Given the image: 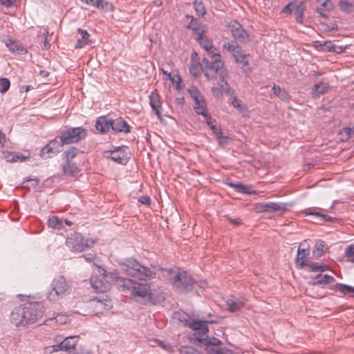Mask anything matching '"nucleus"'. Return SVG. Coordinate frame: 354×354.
Segmentation results:
<instances>
[{
	"label": "nucleus",
	"instance_id": "obj_1",
	"mask_svg": "<svg viewBox=\"0 0 354 354\" xmlns=\"http://www.w3.org/2000/svg\"><path fill=\"white\" fill-rule=\"evenodd\" d=\"M44 308L37 301L26 302L11 312L10 318L16 326H26L39 321L44 315Z\"/></svg>",
	"mask_w": 354,
	"mask_h": 354
},
{
	"label": "nucleus",
	"instance_id": "obj_2",
	"mask_svg": "<svg viewBox=\"0 0 354 354\" xmlns=\"http://www.w3.org/2000/svg\"><path fill=\"white\" fill-rule=\"evenodd\" d=\"M169 280L173 288L179 292L191 291L195 285L193 278L186 271H180L178 268L171 270L169 272Z\"/></svg>",
	"mask_w": 354,
	"mask_h": 354
},
{
	"label": "nucleus",
	"instance_id": "obj_3",
	"mask_svg": "<svg viewBox=\"0 0 354 354\" xmlns=\"http://www.w3.org/2000/svg\"><path fill=\"white\" fill-rule=\"evenodd\" d=\"M124 270L127 274L136 277L140 280H149L156 277V272L150 268L141 265L135 259H127L123 263Z\"/></svg>",
	"mask_w": 354,
	"mask_h": 354
},
{
	"label": "nucleus",
	"instance_id": "obj_4",
	"mask_svg": "<svg viewBox=\"0 0 354 354\" xmlns=\"http://www.w3.org/2000/svg\"><path fill=\"white\" fill-rule=\"evenodd\" d=\"M51 289L47 295L50 301H57L71 292V286L63 276L55 277L50 285Z\"/></svg>",
	"mask_w": 354,
	"mask_h": 354
},
{
	"label": "nucleus",
	"instance_id": "obj_5",
	"mask_svg": "<svg viewBox=\"0 0 354 354\" xmlns=\"http://www.w3.org/2000/svg\"><path fill=\"white\" fill-rule=\"evenodd\" d=\"M210 58L211 59L204 57L202 60V66L205 77L208 79H214L221 73L223 63L221 60L219 53H213L210 55Z\"/></svg>",
	"mask_w": 354,
	"mask_h": 354
},
{
	"label": "nucleus",
	"instance_id": "obj_6",
	"mask_svg": "<svg viewBox=\"0 0 354 354\" xmlns=\"http://www.w3.org/2000/svg\"><path fill=\"white\" fill-rule=\"evenodd\" d=\"M131 286H126L125 290H131V295L137 301L145 303L151 299L150 287L147 283H139L131 280Z\"/></svg>",
	"mask_w": 354,
	"mask_h": 354
},
{
	"label": "nucleus",
	"instance_id": "obj_7",
	"mask_svg": "<svg viewBox=\"0 0 354 354\" xmlns=\"http://www.w3.org/2000/svg\"><path fill=\"white\" fill-rule=\"evenodd\" d=\"M86 135V130L82 127L66 128L60 132V138L65 145L78 142L84 139Z\"/></svg>",
	"mask_w": 354,
	"mask_h": 354
},
{
	"label": "nucleus",
	"instance_id": "obj_8",
	"mask_svg": "<svg viewBox=\"0 0 354 354\" xmlns=\"http://www.w3.org/2000/svg\"><path fill=\"white\" fill-rule=\"evenodd\" d=\"M94 241L88 239H84L79 233H73L66 241V246L72 251L82 252L93 245Z\"/></svg>",
	"mask_w": 354,
	"mask_h": 354
},
{
	"label": "nucleus",
	"instance_id": "obj_9",
	"mask_svg": "<svg viewBox=\"0 0 354 354\" xmlns=\"http://www.w3.org/2000/svg\"><path fill=\"white\" fill-rule=\"evenodd\" d=\"M214 323V320H205L203 323V326L200 327L201 329H198L196 332L194 333V336L198 342L203 345L207 346H219L222 344L221 341L216 337H210L207 335V333L209 332L208 328L207 326V323Z\"/></svg>",
	"mask_w": 354,
	"mask_h": 354
},
{
	"label": "nucleus",
	"instance_id": "obj_10",
	"mask_svg": "<svg viewBox=\"0 0 354 354\" xmlns=\"http://www.w3.org/2000/svg\"><path fill=\"white\" fill-rule=\"evenodd\" d=\"M100 272L109 285L113 283L118 288H122V291H125L126 286H131L132 284L131 279L118 276V273L115 270L107 272L106 270L102 269Z\"/></svg>",
	"mask_w": 354,
	"mask_h": 354
},
{
	"label": "nucleus",
	"instance_id": "obj_11",
	"mask_svg": "<svg viewBox=\"0 0 354 354\" xmlns=\"http://www.w3.org/2000/svg\"><path fill=\"white\" fill-rule=\"evenodd\" d=\"M173 318L182 323L184 326H187L196 332L200 327L203 326V320H193L188 314L184 311H176L173 313Z\"/></svg>",
	"mask_w": 354,
	"mask_h": 354
},
{
	"label": "nucleus",
	"instance_id": "obj_12",
	"mask_svg": "<svg viewBox=\"0 0 354 354\" xmlns=\"http://www.w3.org/2000/svg\"><path fill=\"white\" fill-rule=\"evenodd\" d=\"M64 145L65 144L62 142V138L56 137L41 149V156L43 158H48L50 157V154L59 153Z\"/></svg>",
	"mask_w": 354,
	"mask_h": 354
},
{
	"label": "nucleus",
	"instance_id": "obj_13",
	"mask_svg": "<svg viewBox=\"0 0 354 354\" xmlns=\"http://www.w3.org/2000/svg\"><path fill=\"white\" fill-rule=\"evenodd\" d=\"M288 204L283 203H263L257 206V211L268 213H275L281 215L288 210Z\"/></svg>",
	"mask_w": 354,
	"mask_h": 354
},
{
	"label": "nucleus",
	"instance_id": "obj_14",
	"mask_svg": "<svg viewBox=\"0 0 354 354\" xmlns=\"http://www.w3.org/2000/svg\"><path fill=\"white\" fill-rule=\"evenodd\" d=\"M223 48L230 53L237 63H243V52L242 47L236 41H231L223 45Z\"/></svg>",
	"mask_w": 354,
	"mask_h": 354
},
{
	"label": "nucleus",
	"instance_id": "obj_15",
	"mask_svg": "<svg viewBox=\"0 0 354 354\" xmlns=\"http://www.w3.org/2000/svg\"><path fill=\"white\" fill-rule=\"evenodd\" d=\"M127 150L126 147H117L111 151L109 158L117 163L126 165L130 158Z\"/></svg>",
	"mask_w": 354,
	"mask_h": 354
},
{
	"label": "nucleus",
	"instance_id": "obj_16",
	"mask_svg": "<svg viewBox=\"0 0 354 354\" xmlns=\"http://www.w3.org/2000/svg\"><path fill=\"white\" fill-rule=\"evenodd\" d=\"M88 306L89 308L95 307L96 309L94 310L95 314L102 312L103 310H109L111 308V301L107 299H99L98 297H94L88 303Z\"/></svg>",
	"mask_w": 354,
	"mask_h": 354
},
{
	"label": "nucleus",
	"instance_id": "obj_17",
	"mask_svg": "<svg viewBox=\"0 0 354 354\" xmlns=\"http://www.w3.org/2000/svg\"><path fill=\"white\" fill-rule=\"evenodd\" d=\"M77 340L76 339V337H66L59 344H56L53 346V351H68V353L70 354L71 351L73 350V348H75L77 346Z\"/></svg>",
	"mask_w": 354,
	"mask_h": 354
},
{
	"label": "nucleus",
	"instance_id": "obj_18",
	"mask_svg": "<svg viewBox=\"0 0 354 354\" xmlns=\"http://www.w3.org/2000/svg\"><path fill=\"white\" fill-rule=\"evenodd\" d=\"M103 276H92L91 284L97 292H106L110 289V285L103 281Z\"/></svg>",
	"mask_w": 354,
	"mask_h": 354
},
{
	"label": "nucleus",
	"instance_id": "obj_19",
	"mask_svg": "<svg viewBox=\"0 0 354 354\" xmlns=\"http://www.w3.org/2000/svg\"><path fill=\"white\" fill-rule=\"evenodd\" d=\"M88 6H92L105 12L113 11L114 6L112 3L104 0H81Z\"/></svg>",
	"mask_w": 354,
	"mask_h": 354
},
{
	"label": "nucleus",
	"instance_id": "obj_20",
	"mask_svg": "<svg viewBox=\"0 0 354 354\" xmlns=\"http://www.w3.org/2000/svg\"><path fill=\"white\" fill-rule=\"evenodd\" d=\"M111 129L115 132L124 133H129L131 131L129 125L121 118L115 120L111 119Z\"/></svg>",
	"mask_w": 354,
	"mask_h": 354
},
{
	"label": "nucleus",
	"instance_id": "obj_21",
	"mask_svg": "<svg viewBox=\"0 0 354 354\" xmlns=\"http://www.w3.org/2000/svg\"><path fill=\"white\" fill-rule=\"evenodd\" d=\"M3 42L12 53H17L19 54H26L27 53V50L16 40H13L11 38H6L3 39Z\"/></svg>",
	"mask_w": 354,
	"mask_h": 354
},
{
	"label": "nucleus",
	"instance_id": "obj_22",
	"mask_svg": "<svg viewBox=\"0 0 354 354\" xmlns=\"http://www.w3.org/2000/svg\"><path fill=\"white\" fill-rule=\"evenodd\" d=\"M95 128L101 133H105L111 129V119L107 116L99 117L95 122Z\"/></svg>",
	"mask_w": 354,
	"mask_h": 354
},
{
	"label": "nucleus",
	"instance_id": "obj_23",
	"mask_svg": "<svg viewBox=\"0 0 354 354\" xmlns=\"http://www.w3.org/2000/svg\"><path fill=\"white\" fill-rule=\"evenodd\" d=\"M309 252L306 249L298 248L297 254L295 259V264L298 269H302L306 266L309 263L308 262V257Z\"/></svg>",
	"mask_w": 354,
	"mask_h": 354
},
{
	"label": "nucleus",
	"instance_id": "obj_24",
	"mask_svg": "<svg viewBox=\"0 0 354 354\" xmlns=\"http://www.w3.org/2000/svg\"><path fill=\"white\" fill-rule=\"evenodd\" d=\"M229 28L231 30L232 36L234 39H239L240 42L243 41V28L242 25L236 20L231 21L229 23Z\"/></svg>",
	"mask_w": 354,
	"mask_h": 354
},
{
	"label": "nucleus",
	"instance_id": "obj_25",
	"mask_svg": "<svg viewBox=\"0 0 354 354\" xmlns=\"http://www.w3.org/2000/svg\"><path fill=\"white\" fill-rule=\"evenodd\" d=\"M149 104L156 114L160 117L161 115V104L159 100V95L156 92H151L149 95Z\"/></svg>",
	"mask_w": 354,
	"mask_h": 354
},
{
	"label": "nucleus",
	"instance_id": "obj_26",
	"mask_svg": "<svg viewBox=\"0 0 354 354\" xmlns=\"http://www.w3.org/2000/svg\"><path fill=\"white\" fill-rule=\"evenodd\" d=\"M62 171L65 175L75 177L78 174L79 169L75 162L68 161L62 165Z\"/></svg>",
	"mask_w": 354,
	"mask_h": 354
},
{
	"label": "nucleus",
	"instance_id": "obj_27",
	"mask_svg": "<svg viewBox=\"0 0 354 354\" xmlns=\"http://www.w3.org/2000/svg\"><path fill=\"white\" fill-rule=\"evenodd\" d=\"M201 46L204 48L209 55H212L216 53V48L212 45V42L208 39L205 35H202L201 39H196Z\"/></svg>",
	"mask_w": 354,
	"mask_h": 354
},
{
	"label": "nucleus",
	"instance_id": "obj_28",
	"mask_svg": "<svg viewBox=\"0 0 354 354\" xmlns=\"http://www.w3.org/2000/svg\"><path fill=\"white\" fill-rule=\"evenodd\" d=\"M316 281H310L309 283L313 286L317 285H326L333 283L335 279L333 276L328 274H319L315 277Z\"/></svg>",
	"mask_w": 354,
	"mask_h": 354
},
{
	"label": "nucleus",
	"instance_id": "obj_29",
	"mask_svg": "<svg viewBox=\"0 0 354 354\" xmlns=\"http://www.w3.org/2000/svg\"><path fill=\"white\" fill-rule=\"evenodd\" d=\"M328 84L324 82H320L313 86L312 89V95L314 97H319L320 95L327 92L328 89Z\"/></svg>",
	"mask_w": 354,
	"mask_h": 354
},
{
	"label": "nucleus",
	"instance_id": "obj_30",
	"mask_svg": "<svg viewBox=\"0 0 354 354\" xmlns=\"http://www.w3.org/2000/svg\"><path fill=\"white\" fill-rule=\"evenodd\" d=\"M194 109L198 115H205L207 112V105L204 97L194 100Z\"/></svg>",
	"mask_w": 354,
	"mask_h": 354
},
{
	"label": "nucleus",
	"instance_id": "obj_31",
	"mask_svg": "<svg viewBox=\"0 0 354 354\" xmlns=\"http://www.w3.org/2000/svg\"><path fill=\"white\" fill-rule=\"evenodd\" d=\"M77 31L79 33H80L81 38H79L77 39V42L75 45V48H83L84 46H85L86 44L90 43V40H89L90 35L86 30H82L81 28H78Z\"/></svg>",
	"mask_w": 354,
	"mask_h": 354
},
{
	"label": "nucleus",
	"instance_id": "obj_32",
	"mask_svg": "<svg viewBox=\"0 0 354 354\" xmlns=\"http://www.w3.org/2000/svg\"><path fill=\"white\" fill-rule=\"evenodd\" d=\"M272 90L274 94L283 101H288L290 98V95L286 89L277 86L275 84H274Z\"/></svg>",
	"mask_w": 354,
	"mask_h": 354
},
{
	"label": "nucleus",
	"instance_id": "obj_33",
	"mask_svg": "<svg viewBox=\"0 0 354 354\" xmlns=\"http://www.w3.org/2000/svg\"><path fill=\"white\" fill-rule=\"evenodd\" d=\"M328 246L322 240H319L315 243L313 254L315 257L319 258L328 250Z\"/></svg>",
	"mask_w": 354,
	"mask_h": 354
},
{
	"label": "nucleus",
	"instance_id": "obj_34",
	"mask_svg": "<svg viewBox=\"0 0 354 354\" xmlns=\"http://www.w3.org/2000/svg\"><path fill=\"white\" fill-rule=\"evenodd\" d=\"M48 226L53 229H63L64 228V219L59 218L57 216H53L49 218L48 221Z\"/></svg>",
	"mask_w": 354,
	"mask_h": 354
},
{
	"label": "nucleus",
	"instance_id": "obj_35",
	"mask_svg": "<svg viewBox=\"0 0 354 354\" xmlns=\"http://www.w3.org/2000/svg\"><path fill=\"white\" fill-rule=\"evenodd\" d=\"M5 158L7 162H17L25 161L28 158V157L16 153L8 152L5 155Z\"/></svg>",
	"mask_w": 354,
	"mask_h": 354
},
{
	"label": "nucleus",
	"instance_id": "obj_36",
	"mask_svg": "<svg viewBox=\"0 0 354 354\" xmlns=\"http://www.w3.org/2000/svg\"><path fill=\"white\" fill-rule=\"evenodd\" d=\"M335 289L343 294H348L350 297H354V287L344 284L337 283Z\"/></svg>",
	"mask_w": 354,
	"mask_h": 354
},
{
	"label": "nucleus",
	"instance_id": "obj_37",
	"mask_svg": "<svg viewBox=\"0 0 354 354\" xmlns=\"http://www.w3.org/2000/svg\"><path fill=\"white\" fill-rule=\"evenodd\" d=\"M185 21L187 23L185 28L192 30L196 29V27L201 23L198 19L189 15H185Z\"/></svg>",
	"mask_w": 354,
	"mask_h": 354
},
{
	"label": "nucleus",
	"instance_id": "obj_38",
	"mask_svg": "<svg viewBox=\"0 0 354 354\" xmlns=\"http://www.w3.org/2000/svg\"><path fill=\"white\" fill-rule=\"evenodd\" d=\"M193 5L198 17H202L206 14L205 5L201 0H195Z\"/></svg>",
	"mask_w": 354,
	"mask_h": 354
},
{
	"label": "nucleus",
	"instance_id": "obj_39",
	"mask_svg": "<svg viewBox=\"0 0 354 354\" xmlns=\"http://www.w3.org/2000/svg\"><path fill=\"white\" fill-rule=\"evenodd\" d=\"M310 272H324L328 270V267L324 264L309 262L306 266Z\"/></svg>",
	"mask_w": 354,
	"mask_h": 354
},
{
	"label": "nucleus",
	"instance_id": "obj_40",
	"mask_svg": "<svg viewBox=\"0 0 354 354\" xmlns=\"http://www.w3.org/2000/svg\"><path fill=\"white\" fill-rule=\"evenodd\" d=\"M206 31V25L201 23L200 25L192 30V36L195 39H201L202 35H205Z\"/></svg>",
	"mask_w": 354,
	"mask_h": 354
},
{
	"label": "nucleus",
	"instance_id": "obj_41",
	"mask_svg": "<svg viewBox=\"0 0 354 354\" xmlns=\"http://www.w3.org/2000/svg\"><path fill=\"white\" fill-rule=\"evenodd\" d=\"M78 149L75 147H71L68 150L64 151V156L66 159V161H71L72 159H73L75 157H76Z\"/></svg>",
	"mask_w": 354,
	"mask_h": 354
},
{
	"label": "nucleus",
	"instance_id": "obj_42",
	"mask_svg": "<svg viewBox=\"0 0 354 354\" xmlns=\"http://www.w3.org/2000/svg\"><path fill=\"white\" fill-rule=\"evenodd\" d=\"M308 215L315 216L320 218L322 221L324 222H333L336 220V218H333L327 214H323L319 212L313 211L308 213Z\"/></svg>",
	"mask_w": 354,
	"mask_h": 354
},
{
	"label": "nucleus",
	"instance_id": "obj_43",
	"mask_svg": "<svg viewBox=\"0 0 354 354\" xmlns=\"http://www.w3.org/2000/svg\"><path fill=\"white\" fill-rule=\"evenodd\" d=\"M339 6L342 10L348 13L352 12L353 10V4L345 0H340Z\"/></svg>",
	"mask_w": 354,
	"mask_h": 354
},
{
	"label": "nucleus",
	"instance_id": "obj_44",
	"mask_svg": "<svg viewBox=\"0 0 354 354\" xmlns=\"http://www.w3.org/2000/svg\"><path fill=\"white\" fill-rule=\"evenodd\" d=\"M10 86V82L8 78H0V92L3 93L8 91Z\"/></svg>",
	"mask_w": 354,
	"mask_h": 354
},
{
	"label": "nucleus",
	"instance_id": "obj_45",
	"mask_svg": "<svg viewBox=\"0 0 354 354\" xmlns=\"http://www.w3.org/2000/svg\"><path fill=\"white\" fill-rule=\"evenodd\" d=\"M304 5L302 3H301L300 5L297 6V10L295 12V18H296V20L297 22L299 23H301L302 22V19H303V17H304Z\"/></svg>",
	"mask_w": 354,
	"mask_h": 354
},
{
	"label": "nucleus",
	"instance_id": "obj_46",
	"mask_svg": "<svg viewBox=\"0 0 354 354\" xmlns=\"http://www.w3.org/2000/svg\"><path fill=\"white\" fill-rule=\"evenodd\" d=\"M202 66L200 64H192L189 67V73L194 77L198 76Z\"/></svg>",
	"mask_w": 354,
	"mask_h": 354
},
{
	"label": "nucleus",
	"instance_id": "obj_47",
	"mask_svg": "<svg viewBox=\"0 0 354 354\" xmlns=\"http://www.w3.org/2000/svg\"><path fill=\"white\" fill-rule=\"evenodd\" d=\"M189 94H190L192 98L194 100V101L196 100V98L199 99V98L203 97L199 92L198 89L195 86H192L189 90Z\"/></svg>",
	"mask_w": 354,
	"mask_h": 354
},
{
	"label": "nucleus",
	"instance_id": "obj_48",
	"mask_svg": "<svg viewBox=\"0 0 354 354\" xmlns=\"http://www.w3.org/2000/svg\"><path fill=\"white\" fill-rule=\"evenodd\" d=\"M230 187H232L236 192L239 193H243V184L241 183H229L227 184Z\"/></svg>",
	"mask_w": 354,
	"mask_h": 354
},
{
	"label": "nucleus",
	"instance_id": "obj_49",
	"mask_svg": "<svg viewBox=\"0 0 354 354\" xmlns=\"http://www.w3.org/2000/svg\"><path fill=\"white\" fill-rule=\"evenodd\" d=\"M334 45L335 44H333L332 41H325L322 45V49L325 51H327V52H333V50H334Z\"/></svg>",
	"mask_w": 354,
	"mask_h": 354
},
{
	"label": "nucleus",
	"instance_id": "obj_50",
	"mask_svg": "<svg viewBox=\"0 0 354 354\" xmlns=\"http://www.w3.org/2000/svg\"><path fill=\"white\" fill-rule=\"evenodd\" d=\"M227 306H228V309L231 311V312H234V311H236V310L239 309V304L234 301V300L232 299H229L227 301Z\"/></svg>",
	"mask_w": 354,
	"mask_h": 354
},
{
	"label": "nucleus",
	"instance_id": "obj_51",
	"mask_svg": "<svg viewBox=\"0 0 354 354\" xmlns=\"http://www.w3.org/2000/svg\"><path fill=\"white\" fill-rule=\"evenodd\" d=\"M342 134H346V137L343 138V141H346L349 139L351 136L354 133V130L350 127H345L342 131Z\"/></svg>",
	"mask_w": 354,
	"mask_h": 354
},
{
	"label": "nucleus",
	"instance_id": "obj_52",
	"mask_svg": "<svg viewBox=\"0 0 354 354\" xmlns=\"http://www.w3.org/2000/svg\"><path fill=\"white\" fill-rule=\"evenodd\" d=\"M26 182H31V187H36L39 185V180L37 178L26 177L24 178L23 184Z\"/></svg>",
	"mask_w": 354,
	"mask_h": 354
},
{
	"label": "nucleus",
	"instance_id": "obj_53",
	"mask_svg": "<svg viewBox=\"0 0 354 354\" xmlns=\"http://www.w3.org/2000/svg\"><path fill=\"white\" fill-rule=\"evenodd\" d=\"M70 354H89V352L87 350L83 349L77 346L75 348H73V350L71 351Z\"/></svg>",
	"mask_w": 354,
	"mask_h": 354
},
{
	"label": "nucleus",
	"instance_id": "obj_54",
	"mask_svg": "<svg viewBox=\"0 0 354 354\" xmlns=\"http://www.w3.org/2000/svg\"><path fill=\"white\" fill-rule=\"evenodd\" d=\"M230 104L233 105L234 107L238 108L240 111H242V106L241 105V101L239 100L236 97H232L230 99Z\"/></svg>",
	"mask_w": 354,
	"mask_h": 354
},
{
	"label": "nucleus",
	"instance_id": "obj_55",
	"mask_svg": "<svg viewBox=\"0 0 354 354\" xmlns=\"http://www.w3.org/2000/svg\"><path fill=\"white\" fill-rule=\"evenodd\" d=\"M345 256L348 258L354 257V244H351L346 248Z\"/></svg>",
	"mask_w": 354,
	"mask_h": 354
},
{
	"label": "nucleus",
	"instance_id": "obj_56",
	"mask_svg": "<svg viewBox=\"0 0 354 354\" xmlns=\"http://www.w3.org/2000/svg\"><path fill=\"white\" fill-rule=\"evenodd\" d=\"M322 25L324 26L326 31L337 30L338 29L337 25L335 23H330V24H322Z\"/></svg>",
	"mask_w": 354,
	"mask_h": 354
},
{
	"label": "nucleus",
	"instance_id": "obj_57",
	"mask_svg": "<svg viewBox=\"0 0 354 354\" xmlns=\"http://www.w3.org/2000/svg\"><path fill=\"white\" fill-rule=\"evenodd\" d=\"M203 116L205 118L206 123L210 127V129H212V126H216V124H214L216 122L215 120L212 119V117L207 113H206L205 115Z\"/></svg>",
	"mask_w": 354,
	"mask_h": 354
},
{
	"label": "nucleus",
	"instance_id": "obj_58",
	"mask_svg": "<svg viewBox=\"0 0 354 354\" xmlns=\"http://www.w3.org/2000/svg\"><path fill=\"white\" fill-rule=\"evenodd\" d=\"M251 161H252V157L251 156H250L248 159L246 158V157L245 156V160H244V162H245V169L247 167V169L249 171H252V170L255 169V167L250 164Z\"/></svg>",
	"mask_w": 354,
	"mask_h": 354
},
{
	"label": "nucleus",
	"instance_id": "obj_59",
	"mask_svg": "<svg viewBox=\"0 0 354 354\" xmlns=\"http://www.w3.org/2000/svg\"><path fill=\"white\" fill-rule=\"evenodd\" d=\"M138 201L142 204L149 205L151 203V198L148 196H143L139 198Z\"/></svg>",
	"mask_w": 354,
	"mask_h": 354
},
{
	"label": "nucleus",
	"instance_id": "obj_60",
	"mask_svg": "<svg viewBox=\"0 0 354 354\" xmlns=\"http://www.w3.org/2000/svg\"><path fill=\"white\" fill-rule=\"evenodd\" d=\"M82 257H84L87 262H92L95 259L96 255L94 253H88L84 254Z\"/></svg>",
	"mask_w": 354,
	"mask_h": 354
},
{
	"label": "nucleus",
	"instance_id": "obj_61",
	"mask_svg": "<svg viewBox=\"0 0 354 354\" xmlns=\"http://www.w3.org/2000/svg\"><path fill=\"white\" fill-rule=\"evenodd\" d=\"M211 129L213 133L216 136V138L219 136L221 137V136L223 134L221 129L220 127H216V125L212 126Z\"/></svg>",
	"mask_w": 354,
	"mask_h": 354
},
{
	"label": "nucleus",
	"instance_id": "obj_62",
	"mask_svg": "<svg viewBox=\"0 0 354 354\" xmlns=\"http://www.w3.org/2000/svg\"><path fill=\"white\" fill-rule=\"evenodd\" d=\"M218 142L220 145L225 146L228 143V138L226 136H223V134L221 137L217 138Z\"/></svg>",
	"mask_w": 354,
	"mask_h": 354
},
{
	"label": "nucleus",
	"instance_id": "obj_63",
	"mask_svg": "<svg viewBox=\"0 0 354 354\" xmlns=\"http://www.w3.org/2000/svg\"><path fill=\"white\" fill-rule=\"evenodd\" d=\"M245 194L248 195H257L258 193L252 189V188L250 186L245 185L244 188Z\"/></svg>",
	"mask_w": 354,
	"mask_h": 354
},
{
	"label": "nucleus",
	"instance_id": "obj_64",
	"mask_svg": "<svg viewBox=\"0 0 354 354\" xmlns=\"http://www.w3.org/2000/svg\"><path fill=\"white\" fill-rule=\"evenodd\" d=\"M209 353H211L212 354H223V351L221 348H206Z\"/></svg>",
	"mask_w": 354,
	"mask_h": 354
}]
</instances>
